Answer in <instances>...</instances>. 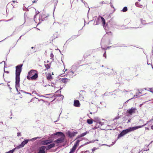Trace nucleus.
Instances as JSON below:
<instances>
[{
  "label": "nucleus",
  "instance_id": "nucleus-44",
  "mask_svg": "<svg viewBox=\"0 0 153 153\" xmlns=\"http://www.w3.org/2000/svg\"><path fill=\"white\" fill-rule=\"evenodd\" d=\"M133 98H131L130 99H129V100H127V101H126L125 102V103H126L127 102H128L130 100H131Z\"/></svg>",
  "mask_w": 153,
  "mask_h": 153
},
{
  "label": "nucleus",
  "instance_id": "nucleus-29",
  "mask_svg": "<svg viewBox=\"0 0 153 153\" xmlns=\"http://www.w3.org/2000/svg\"><path fill=\"white\" fill-rule=\"evenodd\" d=\"M135 5L137 7H140V5L139 4L138 2H137L135 3Z\"/></svg>",
  "mask_w": 153,
  "mask_h": 153
},
{
  "label": "nucleus",
  "instance_id": "nucleus-11",
  "mask_svg": "<svg viewBox=\"0 0 153 153\" xmlns=\"http://www.w3.org/2000/svg\"><path fill=\"white\" fill-rule=\"evenodd\" d=\"M74 73V72L73 71H72L70 70L68 72L67 76L69 77L70 78H72Z\"/></svg>",
  "mask_w": 153,
  "mask_h": 153
},
{
  "label": "nucleus",
  "instance_id": "nucleus-43",
  "mask_svg": "<svg viewBox=\"0 0 153 153\" xmlns=\"http://www.w3.org/2000/svg\"><path fill=\"white\" fill-rule=\"evenodd\" d=\"M37 1V0H35L34 1H33L32 2H33V3H36Z\"/></svg>",
  "mask_w": 153,
  "mask_h": 153
},
{
  "label": "nucleus",
  "instance_id": "nucleus-4",
  "mask_svg": "<svg viewBox=\"0 0 153 153\" xmlns=\"http://www.w3.org/2000/svg\"><path fill=\"white\" fill-rule=\"evenodd\" d=\"M80 140H78L76 141V143L74 144L72 148L71 149L69 153H73L75 151L76 148L79 144Z\"/></svg>",
  "mask_w": 153,
  "mask_h": 153
},
{
  "label": "nucleus",
  "instance_id": "nucleus-5",
  "mask_svg": "<svg viewBox=\"0 0 153 153\" xmlns=\"http://www.w3.org/2000/svg\"><path fill=\"white\" fill-rule=\"evenodd\" d=\"M39 138V137H36L33 138L32 139H31L25 140L23 141L22 143L21 144L22 145V146H23V147L24 146H25V145L27 144L29 141H31L33 140H35L37 138Z\"/></svg>",
  "mask_w": 153,
  "mask_h": 153
},
{
  "label": "nucleus",
  "instance_id": "nucleus-26",
  "mask_svg": "<svg viewBox=\"0 0 153 153\" xmlns=\"http://www.w3.org/2000/svg\"><path fill=\"white\" fill-rule=\"evenodd\" d=\"M52 94H46L45 95H46L49 96V97H45L43 95H42V96H41L44 97H46V98H49V97H51V95H52Z\"/></svg>",
  "mask_w": 153,
  "mask_h": 153
},
{
  "label": "nucleus",
  "instance_id": "nucleus-50",
  "mask_svg": "<svg viewBox=\"0 0 153 153\" xmlns=\"http://www.w3.org/2000/svg\"><path fill=\"white\" fill-rule=\"evenodd\" d=\"M12 19H13V18H12L11 19H9V20H7L6 21H7V22L9 21H10V20H12Z\"/></svg>",
  "mask_w": 153,
  "mask_h": 153
},
{
  "label": "nucleus",
  "instance_id": "nucleus-64",
  "mask_svg": "<svg viewBox=\"0 0 153 153\" xmlns=\"http://www.w3.org/2000/svg\"><path fill=\"white\" fill-rule=\"evenodd\" d=\"M53 85H51L52 87L54 86V84H53Z\"/></svg>",
  "mask_w": 153,
  "mask_h": 153
},
{
  "label": "nucleus",
  "instance_id": "nucleus-60",
  "mask_svg": "<svg viewBox=\"0 0 153 153\" xmlns=\"http://www.w3.org/2000/svg\"><path fill=\"white\" fill-rule=\"evenodd\" d=\"M57 120H56V121H55L54 122V123H55L56 122H57Z\"/></svg>",
  "mask_w": 153,
  "mask_h": 153
},
{
  "label": "nucleus",
  "instance_id": "nucleus-21",
  "mask_svg": "<svg viewBox=\"0 0 153 153\" xmlns=\"http://www.w3.org/2000/svg\"><path fill=\"white\" fill-rule=\"evenodd\" d=\"M47 79L48 80H51L52 79V76L50 74H48L47 76Z\"/></svg>",
  "mask_w": 153,
  "mask_h": 153
},
{
  "label": "nucleus",
  "instance_id": "nucleus-19",
  "mask_svg": "<svg viewBox=\"0 0 153 153\" xmlns=\"http://www.w3.org/2000/svg\"><path fill=\"white\" fill-rule=\"evenodd\" d=\"M87 122V123L89 124H92L93 122V120L92 119H88Z\"/></svg>",
  "mask_w": 153,
  "mask_h": 153
},
{
  "label": "nucleus",
  "instance_id": "nucleus-57",
  "mask_svg": "<svg viewBox=\"0 0 153 153\" xmlns=\"http://www.w3.org/2000/svg\"><path fill=\"white\" fill-rule=\"evenodd\" d=\"M25 8H24V7H23V10H25V8H26V7H25Z\"/></svg>",
  "mask_w": 153,
  "mask_h": 153
},
{
  "label": "nucleus",
  "instance_id": "nucleus-31",
  "mask_svg": "<svg viewBox=\"0 0 153 153\" xmlns=\"http://www.w3.org/2000/svg\"><path fill=\"white\" fill-rule=\"evenodd\" d=\"M21 91L23 93H26L27 94H30V95H31V93H28V92H26L25 91H23V90H21Z\"/></svg>",
  "mask_w": 153,
  "mask_h": 153
},
{
  "label": "nucleus",
  "instance_id": "nucleus-55",
  "mask_svg": "<svg viewBox=\"0 0 153 153\" xmlns=\"http://www.w3.org/2000/svg\"><path fill=\"white\" fill-rule=\"evenodd\" d=\"M22 36H20V37H19V39H21V37Z\"/></svg>",
  "mask_w": 153,
  "mask_h": 153
},
{
  "label": "nucleus",
  "instance_id": "nucleus-30",
  "mask_svg": "<svg viewBox=\"0 0 153 153\" xmlns=\"http://www.w3.org/2000/svg\"><path fill=\"white\" fill-rule=\"evenodd\" d=\"M50 56L51 57V59L53 58L54 57V55L52 53H51Z\"/></svg>",
  "mask_w": 153,
  "mask_h": 153
},
{
  "label": "nucleus",
  "instance_id": "nucleus-17",
  "mask_svg": "<svg viewBox=\"0 0 153 153\" xmlns=\"http://www.w3.org/2000/svg\"><path fill=\"white\" fill-rule=\"evenodd\" d=\"M23 147V146H22L21 145V144L17 146L15 148H14V149H13L11 150V151H12L13 153V152L15 151V150L16 149H19L20 148H22Z\"/></svg>",
  "mask_w": 153,
  "mask_h": 153
},
{
  "label": "nucleus",
  "instance_id": "nucleus-15",
  "mask_svg": "<svg viewBox=\"0 0 153 153\" xmlns=\"http://www.w3.org/2000/svg\"><path fill=\"white\" fill-rule=\"evenodd\" d=\"M60 80L62 81V82L66 83L70 80L68 78H62L60 79Z\"/></svg>",
  "mask_w": 153,
  "mask_h": 153
},
{
  "label": "nucleus",
  "instance_id": "nucleus-37",
  "mask_svg": "<svg viewBox=\"0 0 153 153\" xmlns=\"http://www.w3.org/2000/svg\"><path fill=\"white\" fill-rule=\"evenodd\" d=\"M5 153H13V152L11 150L8 152H7Z\"/></svg>",
  "mask_w": 153,
  "mask_h": 153
},
{
  "label": "nucleus",
  "instance_id": "nucleus-1",
  "mask_svg": "<svg viewBox=\"0 0 153 153\" xmlns=\"http://www.w3.org/2000/svg\"><path fill=\"white\" fill-rule=\"evenodd\" d=\"M23 64L19 65L16 67V85L15 87L18 91V88L19 86L20 75L22 71Z\"/></svg>",
  "mask_w": 153,
  "mask_h": 153
},
{
  "label": "nucleus",
  "instance_id": "nucleus-58",
  "mask_svg": "<svg viewBox=\"0 0 153 153\" xmlns=\"http://www.w3.org/2000/svg\"><path fill=\"white\" fill-rule=\"evenodd\" d=\"M142 104L140 105V107H141L142 106Z\"/></svg>",
  "mask_w": 153,
  "mask_h": 153
},
{
  "label": "nucleus",
  "instance_id": "nucleus-2",
  "mask_svg": "<svg viewBox=\"0 0 153 153\" xmlns=\"http://www.w3.org/2000/svg\"><path fill=\"white\" fill-rule=\"evenodd\" d=\"M153 119H151L149 121H147V123L142 126H136L134 127H130L128 128V129L123 130L120 133L118 134L117 138L119 139L120 137H123V136L126 134L128 133L134 131L135 130H136L139 128H142V127L146 125L148 123L150 122Z\"/></svg>",
  "mask_w": 153,
  "mask_h": 153
},
{
  "label": "nucleus",
  "instance_id": "nucleus-10",
  "mask_svg": "<svg viewBox=\"0 0 153 153\" xmlns=\"http://www.w3.org/2000/svg\"><path fill=\"white\" fill-rule=\"evenodd\" d=\"M64 141V138L62 137L58 138L55 141V142L56 143H62Z\"/></svg>",
  "mask_w": 153,
  "mask_h": 153
},
{
  "label": "nucleus",
  "instance_id": "nucleus-9",
  "mask_svg": "<svg viewBox=\"0 0 153 153\" xmlns=\"http://www.w3.org/2000/svg\"><path fill=\"white\" fill-rule=\"evenodd\" d=\"M74 106L79 107H80V104L79 101L77 100H74Z\"/></svg>",
  "mask_w": 153,
  "mask_h": 153
},
{
  "label": "nucleus",
  "instance_id": "nucleus-56",
  "mask_svg": "<svg viewBox=\"0 0 153 153\" xmlns=\"http://www.w3.org/2000/svg\"><path fill=\"white\" fill-rule=\"evenodd\" d=\"M111 6L113 8H114V7L113 5H111Z\"/></svg>",
  "mask_w": 153,
  "mask_h": 153
},
{
  "label": "nucleus",
  "instance_id": "nucleus-25",
  "mask_svg": "<svg viewBox=\"0 0 153 153\" xmlns=\"http://www.w3.org/2000/svg\"><path fill=\"white\" fill-rule=\"evenodd\" d=\"M45 66L46 68L47 69H48L50 68L51 66V65L50 64H47L46 65H45Z\"/></svg>",
  "mask_w": 153,
  "mask_h": 153
},
{
  "label": "nucleus",
  "instance_id": "nucleus-52",
  "mask_svg": "<svg viewBox=\"0 0 153 153\" xmlns=\"http://www.w3.org/2000/svg\"><path fill=\"white\" fill-rule=\"evenodd\" d=\"M88 142H87V143H85L83 145H86V144H88Z\"/></svg>",
  "mask_w": 153,
  "mask_h": 153
},
{
  "label": "nucleus",
  "instance_id": "nucleus-33",
  "mask_svg": "<svg viewBox=\"0 0 153 153\" xmlns=\"http://www.w3.org/2000/svg\"><path fill=\"white\" fill-rule=\"evenodd\" d=\"M120 118V116H117L113 120V121L115 120H117L119 119Z\"/></svg>",
  "mask_w": 153,
  "mask_h": 153
},
{
  "label": "nucleus",
  "instance_id": "nucleus-34",
  "mask_svg": "<svg viewBox=\"0 0 153 153\" xmlns=\"http://www.w3.org/2000/svg\"><path fill=\"white\" fill-rule=\"evenodd\" d=\"M103 56L105 57V58H106V52L105 51L103 55Z\"/></svg>",
  "mask_w": 153,
  "mask_h": 153
},
{
  "label": "nucleus",
  "instance_id": "nucleus-28",
  "mask_svg": "<svg viewBox=\"0 0 153 153\" xmlns=\"http://www.w3.org/2000/svg\"><path fill=\"white\" fill-rule=\"evenodd\" d=\"M86 132H84L82 133L79 136V137H82L84 136H85L86 134Z\"/></svg>",
  "mask_w": 153,
  "mask_h": 153
},
{
  "label": "nucleus",
  "instance_id": "nucleus-53",
  "mask_svg": "<svg viewBox=\"0 0 153 153\" xmlns=\"http://www.w3.org/2000/svg\"><path fill=\"white\" fill-rule=\"evenodd\" d=\"M3 62H4V66H5V65H6V63L4 61H3Z\"/></svg>",
  "mask_w": 153,
  "mask_h": 153
},
{
  "label": "nucleus",
  "instance_id": "nucleus-13",
  "mask_svg": "<svg viewBox=\"0 0 153 153\" xmlns=\"http://www.w3.org/2000/svg\"><path fill=\"white\" fill-rule=\"evenodd\" d=\"M54 146L55 144L54 143H52L46 146V150H48L54 147Z\"/></svg>",
  "mask_w": 153,
  "mask_h": 153
},
{
  "label": "nucleus",
  "instance_id": "nucleus-47",
  "mask_svg": "<svg viewBox=\"0 0 153 153\" xmlns=\"http://www.w3.org/2000/svg\"><path fill=\"white\" fill-rule=\"evenodd\" d=\"M59 96H60V97H61V98H62V99L64 97V96L63 95H60Z\"/></svg>",
  "mask_w": 153,
  "mask_h": 153
},
{
  "label": "nucleus",
  "instance_id": "nucleus-38",
  "mask_svg": "<svg viewBox=\"0 0 153 153\" xmlns=\"http://www.w3.org/2000/svg\"><path fill=\"white\" fill-rule=\"evenodd\" d=\"M16 2L15 1H13V3H11V4L13 5V7H14V6H13V4Z\"/></svg>",
  "mask_w": 153,
  "mask_h": 153
},
{
  "label": "nucleus",
  "instance_id": "nucleus-54",
  "mask_svg": "<svg viewBox=\"0 0 153 153\" xmlns=\"http://www.w3.org/2000/svg\"><path fill=\"white\" fill-rule=\"evenodd\" d=\"M102 49L104 50H106V49L105 48H102Z\"/></svg>",
  "mask_w": 153,
  "mask_h": 153
},
{
  "label": "nucleus",
  "instance_id": "nucleus-18",
  "mask_svg": "<svg viewBox=\"0 0 153 153\" xmlns=\"http://www.w3.org/2000/svg\"><path fill=\"white\" fill-rule=\"evenodd\" d=\"M141 22L142 24L143 25H146V24H150L151 23V22H149L148 23H146V21L145 20L142 19H140Z\"/></svg>",
  "mask_w": 153,
  "mask_h": 153
},
{
  "label": "nucleus",
  "instance_id": "nucleus-36",
  "mask_svg": "<svg viewBox=\"0 0 153 153\" xmlns=\"http://www.w3.org/2000/svg\"><path fill=\"white\" fill-rule=\"evenodd\" d=\"M62 89V88H61L60 89L58 90L56 92V93H60L61 92V91H60V90Z\"/></svg>",
  "mask_w": 153,
  "mask_h": 153
},
{
  "label": "nucleus",
  "instance_id": "nucleus-41",
  "mask_svg": "<svg viewBox=\"0 0 153 153\" xmlns=\"http://www.w3.org/2000/svg\"><path fill=\"white\" fill-rule=\"evenodd\" d=\"M138 97V95H134L133 97L134 98H135L136 97Z\"/></svg>",
  "mask_w": 153,
  "mask_h": 153
},
{
  "label": "nucleus",
  "instance_id": "nucleus-63",
  "mask_svg": "<svg viewBox=\"0 0 153 153\" xmlns=\"http://www.w3.org/2000/svg\"><path fill=\"white\" fill-rule=\"evenodd\" d=\"M85 5H86V4H87V3H86L85 2Z\"/></svg>",
  "mask_w": 153,
  "mask_h": 153
},
{
  "label": "nucleus",
  "instance_id": "nucleus-62",
  "mask_svg": "<svg viewBox=\"0 0 153 153\" xmlns=\"http://www.w3.org/2000/svg\"><path fill=\"white\" fill-rule=\"evenodd\" d=\"M149 150V149H146V151H147Z\"/></svg>",
  "mask_w": 153,
  "mask_h": 153
},
{
  "label": "nucleus",
  "instance_id": "nucleus-14",
  "mask_svg": "<svg viewBox=\"0 0 153 153\" xmlns=\"http://www.w3.org/2000/svg\"><path fill=\"white\" fill-rule=\"evenodd\" d=\"M52 141L51 140H47L42 141L43 144L48 145L52 143Z\"/></svg>",
  "mask_w": 153,
  "mask_h": 153
},
{
  "label": "nucleus",
  "instance_id": "nucleus-40",
  "mask_svg": "<svg viewBox=\"0 0 153 153\" xmlns=\"http://www.w3.org/2000/svg\"><path fill=\"white\" fill-rule=\"evenodd\" d=\"M131 119H128V121H127V123H129L130 122H131Z\"/></svg>",
  "mask_w": 153,
  "mask_h": 153
},
{
  "label": "nucleus",
  "instance_id": "nucleus-35",
  "mask_svg": "<svg viewBox=\"0 0 153 153\" xmlns=\"http://www.w3.org/2000/svg\"><path fill=\"white\" fill-rule=\"evenodd\" d=\"M97 149L95 147H94L93 149H92V150L93 151V152L94 151H95Z\"/></svg>",
  "mask_w": 153,
  "mask_h": 153
},
{
  "label": "nucleus",
  "instance_id": "nucleus-23",
  "mask_svg": "<svg viewBox=\"0 0 153 153\" xmlns=\"http://www.w3.org/2000/svg\"><path fill=\"white\" fill-rule=\"evenodd\" d=\"M54 135H63V134L62 132H58L56 133H55L53 134Z\"/></svg>",
  "mask_w": 153,
  "mask_h": 153
},
{
  "label": "nucleus",
  "instance_id": "nucleus-27",
  "mask_svg": "<svg viewBox=\"0 0 153 153\" xmlns=\"http://www.w3.org/2000/svg\"><path fill=\"white\" fill-rule=\"evenodd\" d=\"M53 1L54 2V10L55 8V7L56 6L58 2L57 0H53Z\"/></svg>",
  "mask_w": 153,
  "mask_h": 153
},
{
  "label": "nucleus",
  "instance_id": "nucleus-24",
  "mask_svg": "<svg viewBox=\"0 0 153 153\" xmlns=\"http://www.w3.org/2000/svg\"><path fill=\"white\" fill-rule=\"evenodd\" d=\"M101 18L102 20V21L103 24V26H104L105 23V21L104 19L102 17H101Z\"/></svg>",
  "mask_w": 153,
  "mask_h": 153
},
{
  "label": "nucleus",
  "instance_id": "nucleus-16",
  "mask_svg": "<svg viewBox=\"0 0 153 153\" xmlns=\"http://www.w3.org/2000/svg\"><path fill=\"white\" fill-rule=\"evenodd\" d=\"M115 128V127H113V126H111L110 125H107V126L106 127L105 129L106 130H112L113 129L114 130Z\"/></svg>",
  "mask_w": 153,
  "mask_h": 153
},
{
  "label": "nucleus",
  "instance_id": "nucleus-20",
  "mask_svg": "<svg viewBox=\"0 0 153 153\" xmlns=\"http://www.w3.org/2000/svg\"><path fill=\"white\" fill-rule=\"evenodd\" d=\"M79 35H74L71 37L69 39L70 40L74 39L76 37H77Z\"/></svg>",
  "mask_w": 153,
  "mask_h": 153
},
{
  "label": "nucleus",
  "instance_id": "nucleus-8",
  "mask_svg": "<svg viewBox=\"0 0 153 153\" xmlns=\"http://www.w3.org/2000/svg\"><path fill=\"white\" fill-rule=\"evenodd\" d=\"M77 134V132L75 131V132H68V135L69 137L71 138L75 136Z\"/></svg>",
  "mask_w": 153,
  "mask_h": 153
},
{
  "label": "nucleus",
  "instance_id": "nucleus-22",
  "mask_svg": "<svg viewBox=\"0 0 153 153\" xmlns=\"http://www.w3.org/2000/svg\"><path fill=\"white\" fill-rule=\"evenodd\" d=\"M128 10L127 7H125L122 10H121V11H122L123 12H126Z\"/></svg>",
  "mask_w": 153,
  "mask_h": 153
},
{
  "label": "nucleus",
  "instance_id": "nucleus-48",
  "mask_svg": "<svg viewBox=\"0 0 153 153\" xmlns=\"http://www.w3.org/2000/svg\"><path fill=\"white\" fill-rule=\"evenodd\" d=\"M4 71L7 73H9V71Z\"/></svg>",
  "mask_w": 153,
  "mask_h": 153
},
{
  "label": "nucleus",
  "instance_id": "nucleus-3",
  "mask_svg": "<svg viewBox=\"0 0 153 153\" xmlns=\"http://www.w3.org/2000/svg\"><path fill=\"white\" fill-rule=\"evenodd\" d=\"M37 71L34 70H31L28 73V75L27 76L29 80H35L38 77V75L36 73Z\"/></svg>",
  "mask_w": 153,
  "mask_h": 153
},
{
  "label": "nucleus",
  "instance_id": "nucleus-32",
  "mask_svg": "<svg viewBox=\"0 0 153 153\" xmlns=\"http://www.w3.org/2000/svg\"><path fill=\"white\" fill-rule=\"evenodd\" d=\"M150 90H149L150 92L152 93H153V89L152 88H148Z\"/></svg>",
  "mask_w": 153,
  "mask_h": 153
},
{
  "label": "nucleus",
  "instance_id": "nucleus-7",
  "mask_svg": "<svg viewBox=\"0 0 153 153\" xmlns=\"http://www.w3.org/2000/svg\"><path fill=\"white\" fill-rule=\"evenodd\" d=\"M46 149L45 146H42L38 149L39 152L36 153H45V150Z\"/></svg>",
  "mask_w": 153,
  "mask_h": 153
},
{
  "label": "nucleus",
  "instance_id": "nucleus-49",
  "mask_svg": "<svg viewBox=\"0 0 153 153\" xmlns=\"http://www.w3.org/2000/svg\"><path fill=\"white\" fill-rule=\"evenodd\" d=\"M103 2H104V1H102L101 2H100V3L101 4H103Z\"/></svg>",
  "mask_w": 153,
  "mask_h": 153
},
{
  "label": "nucleus",
  "instance_id": "nucleus-61",
  "mask_svg": "<svg viewBox=\"0 0 153 153\" xmlns=\"http://www.w3.org/2000/svg\"><path fill=\"white\" fill-rule=\"evenodd\" d=\"M33 48H34V47H31V48H32V49H33Z\"/></svg>",
  "mask_w": 153,
  "mask_h": 153
},
{
  "label": "nucleus",
  "instance_id": "nucleus-45",
  "mask_svg": "<svg viewBox=\"0 0 153 153\" xmlns=\"http://www.w3.org/2000/svg\"><path fill=\"white\" fill-rule=\"evenodd\" d=\"M107 95V94L106 93H105L103 94V95H102V97H103V96H105V95Z\"/></svg>",
  "mask_w": 153,
  "mask_h": 153
},
{
  "label": "nucleus",
  "instance_id": "nucleus-59",
  "mask_svg": "<svg viewBox=\"0 0 153 153\" xmlns=\"http://www.w3.org/2000/svg\"><path fill=\"white\" fill-rule=\"evenodd\" d=\"M9 88L10 89H11V88L10 87H9Z\"/></svg>",
  "mask_w": 153,
  "mask_h": 153
},
{
  "label": "nucleus",
  "instance_id": "nucleus-42",
  "mask_svg": "<svg viewBox=\"0 0 153 153\" xmlns=\"http://www.w3.org/2000/svg\"><path fill=\"white\" fill-rule=\"evenodd\" d=\"M140 93H141V92H139L138 93H136V95H137L138 96H139V94H140Z\"/></svg>",
  "mask_w": 153,
  "mask_h": 153
},
{
  "label": "nucleus",
  "instance_id": "nucleus-6",
  "mask_svg": "<svg viewBox=\"0 0 153 153\" xmlns=\"http://www.w3.org/2000/svg\"><path fill=\"white\" fill-rule=\"evenodd\" d=\"M137 111V109L135 108L132 107L131 108L127 110L128 113L130 115L135 113Z\"/></svg>",
  "mask_w": 153,
  "mask_h": 153
},
{
  "label": "nucleus",
  "instance_id": "nucleus-46",
  "mask_svg": "<svg viewBox=\"0 0 153 153\" xmlns=\"http://www.w3.org/2000/svg\"><path fill=\"white\" fill-rule=\"evenodd\" d=\"M130 90H128V91H126V90H124V91H124H124H126V92H130Z\"/></svg>",
  "mask_w": 153,
  "mask_h": 153
},
{
  "label": "nucleus",
  "instance_id": "nucleus-12",
  "mask_svg": "<svg viewBox=\"0 0 153 153\" xmlns=\"http://www.w3.org/2000/svg\"><path fill=\"white\" fill-rule=\"evenodd\" d=\"M104 125V123L101 122L99 121L97 122L96 126L95 127V128L97 129V128L100 127Z\"/></svg>",
  "mask_w": 153,
  "mask_h": 153
},
{
  "label": "nucleus",
  "instance_id": "nucleus-39",
  "mask_svg": "<svg viewBox=\"0 0 153 153\" xmlns=\"http://www.w3.org/2000/svg\"><path fill=\"white\" fill-rule=\"evenodd\" d=\"M17 135L18 136H21V133L19 132H18L17 133Z\"/></svg>",
  "mask_w": 153,
  "mask_h": 153
},
{
  "label": "nucleus",
  "instance_id": "nucleus-51",
  "mask_svg": "<svg viewBox=\"0 0 153 153\" xmlns=\"http://www.w3.org/2000/svg\"><path fill=\"white\" fill-rule=\"evenodd\" d=\"M151 128L152 129H153V126H151Z\"/></svg>",
  "mask_w": 153,
  "mask_h": 153
}]
</instances>
